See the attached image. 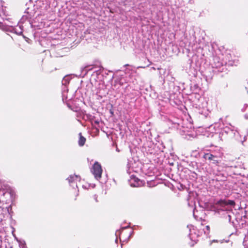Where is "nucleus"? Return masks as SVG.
<instances>
[{
	"instance_id": "nucleus-26",
	"label": "nucleus",
	"mask_w": 248,
	"mask_h": 248,
	"mask_svg": "<svg viewBox=\"0 0 248 248\" xmlns=\"http://www.w3.org/2000/svg\"><path fill=\"white\" fill-rule=\"evenodd\" d=\"M93 199L96 202H98L97 200V195L95 194L93 196Z\"/></svg>"
},
{
	"instance_id": "nucleus-1",
	"label": "nucleus",
	"mask_w": 248,
	"mask_h": 248,
	"mask_svg": "<svg viewBox=\"0 0 248 248\" xmlns=\"http://www.w3.org/2000/svg\"><path fill=\"white\" fill-rule=\"evenodd\" d=\"M235 219L238 223L239 229L243 230L242 232L245 235L243 243L244 248H248V235H246V232L248 231V223L246 220L247 218L244 216L241 217L240 218L235 217Z\"/></svg>"
},
{
	"instance_id": "nucleus-9",
	"label": "nucleus",
	"mask_w": 248,
	"mask_h": 248,
	"mask_svg": "<svg viewBox=\"0 0 248 248\" xmlns=\"http://www.w3.org/2000/svg\"><path fill=\"white\" fill-rule=\"evenodd\" d=\"M215 155H213L210 153L206 151L203 153V158L205 159V160L208 161L210 163H213L214 164L217 165L220 162V161L217 159L215 157Z\"/></svg>"
},
{
	"instance_id": "nucleus-31",
	"label": "nucleus",
	"mask_w": 248,
	"mask_h": 248,
	"mask_svg": "<svg viewBox=\"0 0 248 248\" xmlns=\"http://www.w3.org/2000/svg\"><path fill=\"white\" fill-rule=\"evenodd\" d=\"M91 69H92V68H89V67H86V68H85V70H86V71L90 70H91Z\"/></svg>"
},
{
	"instance_id": "nucleus-10",
	"label": "nucleus",
	"mask_w": 248,
	"mask_h": 248,
	"mask_svg": "<svg viewBox=\"0 0 248 248\" xmlns=\"http://www.w3.org/2000/svg\"><path fill=\"white\" fill-rule=\"evenodd\" d=\"M129 185L132 187H139L143 185L142 181L134 176H132L129 180Z\"/></svg>"
},
{
	"instance_id": "nucleus-25",
	"label": "nucleus",
	"mask_w": 248,
	"mask_h": 248,
	"mask_svg": "<svg viewBox=\"0 0 248 248\" xmlns=\"http://www.w3.org/2000/svg\"><path fill=\"white\" fill-rule=\"evenodd\" d=\"M191 89L193 91L196 92L199 90V87H191Z\"/></svg>"
},
{
	"instance_id": "nucleus-33",
	"label": "nucleus",
	"mask_w": 248,
	"mask_h": 248,
	"mask_svg": "<svg viewBox=\"0 0 248 248\" xmlns=\"http://www.w3.org/2000/svg\"><path fill=\"white\" fill-rule=\"evenodd\" d=\"M240 232H239L238 230H237V231H236V232H235V233H236V234L237 235H239V233H240Z\"/></svg>"
},
{
	"instance_id": "nucleus-15",
	"label": "nucleus",
	"mask_w": 248,
	"mask_h": 248,
	"mask_svg": "<svg viewBox=\"0 0 248 248\" xmlns=\"http://www.w3.org/2000/svg\"><path fill=\"white\" fill-rule=\"evenodd\" d=\"M62 98L63 102L70 100L72 98H69L67 96L68 89L66 86H64L62 89Z\"/></svg>"
},
{
	"instance_id": "nucleus-7",
	"label": "nucleus",
	"mask_w": 248,
	"mask_h": 248,
	"mask_svg": "<svg viewBox=\"0 0 248 248\" xmlns=\"http://www.w3.org/2000/svg\"><path fill=\"white\" fill-rule=\"evenodd\" d=\"M91 171L96 179L99 180L101 178L102 169L101 165L98 162H95L94 163L91 169Z\"/></svg>"
},
{
	"instance_id": "nucleus-8",
	"label": "nucleus",
	"mask_w": 248,
	"mask_h": 248,
	"mask_svg": "<svg viewBox=\"0 0 248 248\" xmlns=\"http://www.w3.org/2000/svg\"><path fill=\"white\" fill-rule=\"evenodd\" d=\"M187 201H188V205L189 207H193L194 208L193 209V215L194 217L196 220H199L200 219H201V217H199L198 215L196 214V213L198 212V211L196 210L195 208V201L194 200V198L192 197V196L189 195L188 198H187Z\"/></svg>"
},
{
	"instance_id": "nucleus-11",
	"label": "nucleus",
	"mask_w": 248,
	"mask_h": 248,
	"mask_svg": "<svg viewBox=\"0 0 248 248\" xmlns=\"http://www.w3.org/2000/svg\"><path fill=\"white\" fill-rule=\"evenodd\" d=\"M187 227L189 229L190 232L189 233V237L190 239L196 243V238L198 235L196 234L194 227L192 225H188Z\"/></svg>"
},
{
	"instance_id": "nucleus-32",
	"label": "nucleus",
	"mask_w": 248,
	"mask_h": 248,
	"mask_svg": "<svg viewBox=\"0 0 248 248\" xmlns=\"http://www.w3.org/2000/svg\"><path fill=\"white\" fill-rule=\"evenodd\" d=\"M245 118L246 119H248V114H245Z\"/></svg>"
},
{
	"instance_id": "nucleus-18",
	"label": "nucleus",
	"mask_w": 248,
	"mask_h": 248,
	"mask_svg": "<svg viewBox=\"0 0 248 248\" xmlns=\"http://www.w3.org/2000/svg\"><path fill=\"white\" fill-rule=\"evenodd\" d=\"M79 138L78 140V145L80 146H82L84 145L85 141H86V139L82 136L81 133H80L79 134Z\"/></svg>"
},
{
	"instance_id": "nucleus-35",
	"label": "nucleus",
	"mask_w": 248,
	"mask_h": 248,
	"mask_svg": "<svg viewBox=\"0 0 248 248\" xmlns=\"http://www.w3.org/2000/svg\"><path fill=\"white\" fill-rule=\"evenodd\" d=\"M116 151H118V152H119V150L118 148L116 149Z\"/></svg>"
},
{
	"instance_id": "nucleus-17",
	"label": "nucleus",
	"mask_w": 248,
	"mask_h": 248,
	"mask_svg": "<svg viewBox=\"0 0 248 248\" xmlns=\"http://www.w3.org/2000/svg\"><path fill=\"white\" fill-rule=\"evenodd\" d=\"M235 217L234 214L233 213L232 210H229V214L227 215L226 219L230 223H232L233 226H234V223L233 221H231L232 218Z\"/></svg>"
},
{
	"instance_id": "nucleus-16",
	"label": "nucleus",
	"mask_w": 248,
	"mask_h": 248,
	"mask_svg": "<svg viewBox=\"0 0 248 248\" xmlns=\"http://www.w3.org/2000/svg\"><path fill=\"white\" fill-rule=\"evenodd\" d=\"M136 164L135 160L133 158L128 159V162L127 164V168H128L127 171L130 170L135 167V165Z\"/></svg>"
},
{
	"instance_id": "nucleus-36",
	"label": "nucleus",
	"mask_w": 248,
	"mask_h": 248,
	"mask_svg": "<svg viewBox=\"0 0 248 248\" xmlns=\"http://www.w3.org/2000/svg\"><path fill=\"white\" fill-rule=\"evenodd\" d=\"M213 241V242H217V241H216V240H214Z\"/></svg>"
},
{
	"instance_id": "nucleus-12",
	"label": "nucleus",
	"mask_w": 248,
	"mask_h": 248,
	"mask_svg": "<svg viewBox=\"0 0 248 248\" xmlns=\"http://www.w3.org/2000/svg\"><path fill=\"white\" fill-rule=\"evenodd\" d=\"M206 151L214 156L216 155L215 157L220 162V159L223 155V153L221 152L220 149L217 148L215 150H206Z\"/></svg>"
},
{
	"instance_id": "nucleus-20",
	"label": "nucleus",
	"mask_w": 248,
	"mask_h": 248,
	"mask_svg": "<svg viewBox=\"0 0 248 248\" xmlns=\"http://www.w3.org/2000/svg\"><path fill=\"white\" fill-rule=\"evenodd\" d=\"M189 166L193 170H197L198 168L197 163L195 161L190 162Z\"/></svg>"
},
{
	"instance_id": "nucleus-19",
	"label": "nucleus",
	"mask_w": 248,
	"mask_h": 248,
	"mask_svg": "<svg viewBox=\"0 0 248 248\" xmlns=\"http://www.w3.org/2000/svg\"><path fill=\"white\" fill-rule=\"evenodd\" d=\"M6 16L7 15L6 14L5 9H4L3 6L0 4V17H1L3 19H6V18H4V16Z\"/></svg>"
},
{
	"instance_id": "nucleus-34",
	"label": "nucleus",
	"mask_w": 248,
	"mask_h": 248,
	"mask_svg": "<svg viewBox=\"0 0 248 248\" xmlns=\"http://www.w3.org/2000/svg\"><path fill=\"white\" fill-rule=\"evenodd\" d=\"M118 242V239H117V237H116V239L115 240V242L117 243Z\"/></svg>"
},
{
	"instance_id": "nucleus-23",
	"label": "nucleus",
	"mask_w": 248,
	"mask_h": 248,
	"mask_svg": "<svg viewBox=\"0 0 248 248\" xmlns=\"http://www.w3.org/2000/svg\"><path fill=\"white\" fill-rule=\"evenodd\" d=\"M44 1L40 0L37 1V5L38 6H39L41 8H42L43 7L41 6V4L42 3L43 5H44V8L45 9H46L47 7V4L46 3L45 4L43 3Z\"/></svg>"
},
{
	"instance_id": "nucleus-22",
	"label": "nucleus",
	"mask_w": 248,
	"mask_h": 248,
	"mask_svg": "<svg viewBox=\"0 0 248 248\" xmlns=\"http://www.w3.org/2000/svg\"><path fill=\"white\" fill-rule=\"evenodd\" d=\"M69 78L68 76H65L63 78L62 80V84L64 85V86H66L67 84L69 83Z\"/></svg>"
},
{
	"instance_id": "nucleus-21",
	"label": "nucleus",
	"mask_w": 248,
	"mask_h": 248,
	"mask_svg": "<svg viewBox=\"0 0 248 248\" xmlns=\"http://www.w3.org/2000/svg\"><path fill=\"white\" fill-rule=\"evenodd\" d=\"M215 66L217 67H219L223 65V63L221 62H220L218 61V58L217 57H215L214 59Z\"/></svg>"
},
{
	"instance_id": "nucleus-14",
	"label": "nucleus",
	"mask_w": 248,
	"mask_h": 248,
	"mask_svg": "<svg viewBox=\"0 0 248 248\" xmlns=\"http://www.w3.org/2000/svg\"><path fill=\"white\" fill-rule=\"evenodd\" d=\"M82 119L85 121H89L91 123L93 122V121L95 119V117L92 115L87 113L85 111L82 112Z\"/></svg>"
},
{
	"instance_id": "nucleus-38",
	"label": "nucleus",
	"mask_w": 248,
	"mask_h": 248,
	"mask_svg": "<svg viewBox=\"0 0 248 248\" xmlns=\"http://www.w3.org/2000/svg\"><path fill=\"white\" fill-rule=\"evenodd\" d=\"M123 244H121V247L122 248V246H123Z\"/></svg>"
},
{
	"instance_id": "nucleus-3",
	"label": "nucleus",
	"mask_w": 248,
	"mask_h": 248,
	"mask_svg": "<svg viewBox=\"0 0 248 248\" xmlns=\"http://www.w3.org/2000/svg\"><path fill=\"white\" fill-rule=\"evenodd\" d=\"M23 26L18 25L16 26L4 25L2 23L0 22V28L8 32H13L17 35H21L23 32Z\"/></svg>"
},
{
	"instance_id": "nucleus-28",
	"label": "nucleus",
	"mask_w": 248,
	"mask_h": 248,
	"mask_svg": "<svg viewBox=\"0 0 248 248\" xmlns=\"http://www.w3.org/2000/svg\"><path fill=\"white\" fill-rule=\"evenodd\" d=\"M134 233V232L133 231H131L128 237V240L129 239L130 237H131V236L133 234V233Z\"/></svg>"
},
{
	"instance_id": "nucleus-4",
	"label": "nucleus",
	"mask_w": 248,
	"mask_h": 248,
	"mask_svg": "<svg viewBox=\"0 0 248 248\" xmlns=\"http://www.w3.org/2000/svg\"><path fill=\"white\" fill-rule=\"evenodd\" d=\"M25 15H23L20 19V22L24 23L25 21L28 20L29 22L31 27H32L33 19H32L35 15V11L34 9H32L30 8H27L25 11Z\"/></svg>"
},
{
	"instance_id": "nucleus-2",
	"label": "nucleus",
	"mask_w": 248,
	"mask_h": 248,
	"mask_svg": "<svg viewBox=\"0 0 248 248\" xmlns=\"http://www.w3.org/2000/svg\"><path fill=\"white\" fill-rule=\"evenodd\" d=\"M217 204L220 206L221 215L226 219L227 215L229 214V210H232L229 206H234L235 202L230 200H220L217 202Z\"/></svg>"
},
{
	"instance_id": "nucleus-37",
	"label": "nucleus",
	"mask_w": 248,
	"mask_h": 248,
	"mask_svg": "<svg viewBox=\"0 0 248 248\" xmlns=\"http://www.w3.org/2000/svg\"><path fill=\"white\" fill-rule=\"evenodd\" d=\"M194 174L195 175H197L196 173L194 172Z\"/></svg>"
},
{
	"instance_id": "nucleus-13",
	"label": "nucleus",
	"mask_w": 248,
	"mask_h": 248,
	"mask_svg": "<svg viewBox=\"0 0 248 248\" xmlns=\"http://www.w3.org/2000/svg\"><path fill=\"white\" fill-rule=\"evenodd\" d=\"M67 180L68 181V182L70 185L72 183H76L75 186L77 187V182H79L80 180V176L77 175H71L69 176L68 178H67Z\"/></svg>"
},
{
	"instance_id": "nucleus-24",
	"label": "nucleus",
	"mask_w": 248,
	"mask_h": 248,
	"mask_svg": "<svg viewBox=\"0 0 248 248\" xmlns=\"http://www.w3.org/2000/svg\"><path fill=\"white\" fill-rule=\"evenodd\" d=\"M203 231H204V232L205 234H208L209 233V231H210V227H209V226L207 225L205 227V229H203Z\"/></svg>"
},
{
	"instance_id": "nucleus-27",
	"label": "nucleus",
	"mask_w": 248,
	"mask_h": 248,
	"mask_svg": "<svg viewBox=\"0 0 248 248\" xmlns=\"http://www.w3.org/2000/svg\"><path fill=\"white\" fill-rule=\"evenodd\" d=\"M121 233V231L120 230H117L115 233V235L116 236H117V234L118 233H119L120 234V233Z\"/></svg>"
},
{
	"instance_id": "nucleus-6",
	"label": "nucleus",
	"mask_w": 248,
	"mask_h": 248,
	"mask_svg": "<svg viewBox=\"0 0 248 248\" xmlns=\"http://www.w3.org/2000/svg\"><path fill=\"white\" fill-rule=\"evenodd\" d=\"M232 136L236 141L244 145V142L247 140V136H248V128L246 129V133L244 135H242L238 131L237 128L235 127Z\"/></svg>"
},
{
	"instance_id": "nucleus-30",
	"label": "nucleus",
	"mask_w": 248,
	"mask_h": 248,
	"mask_svg": "<svg viewBox=\"0 0 248 248\" xmlns=\"http://www.w3.org/2000/svg\"><path fill=\"white\" fill-rule=\"evenodd\" d=\"M129 227V226H126V227H122L121 228V230H124V229H125L126 228H128Z\"/></svg>"
},
{
	"instance_id": "nucleus-5",
	"label": "nucleus",
	"mask_w": 248,
	"mask_h": 248,
	"mask_svg": "<svg viewBox=\"0 0 248 248\" xmlns=\"http://www.w3.org/2000/svg\"><path fill=\"white\" fill-rule=\"evenodd\" d=\"M234 128L235 127L231 124H230L229 126H226L223 127L219 133L220 140H223L227 138L228 135L232 136Z\"/></svg>"
},
{
	"instance_id": "nucleus-29",
	"label": "nucleus",
	"mask_w": 248,
	"mask_h": 248,
	"mask_svg": "<svg viewBox=\"0 0 248 248\" xmlns=\"http://www.w3.org/2000/svg\"><path fill=\"white\" fill-rule=\"evenodd\" d=\"M93 122H94V123L96 124H98L99 123V122L98 120H93Z\"/></svg>"
}]
</instances>
